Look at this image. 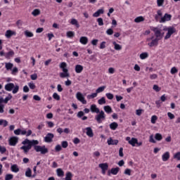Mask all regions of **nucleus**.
<instances>
[{
    "label": "nucleus",
    "instance_id": "obj_1",
    "mask_svg": "<svg viewBox=\"0 0 180 180\" xmlns=\"http://www.w3.org/2000/svg\"><path fill=\"white\" fill-rule=\"evenodd\" d=\"M68 65L67 63L62 62L59 65V68H61L62 72L59 73L60 78H70V72L68 71Z\"/></svg>",
    "mask_w": 180,
    "mask_h": 180
},
{
    "label": "nucleus",
    "instance_id": "obj_2",
    "mask_svg": "<svg viewBox=\"0 0 180 180\" xmlns=\"http://www.w3.org/2000/svg\"><path fill=\"white\" fill-rule=\"evenodd\" d=\"M4 89L8 92H12V94L15 95L19 92L20 87L18 84H15L13 83H8L4 86Z\"/></svg>",
    "mask_w": 180,
    "mask_h": 180
},
{
    "label": "nucleus",
    "instance_id": "obj_3",
    "mask_svg": "<svg viewBox=\"0 0 180 180\" xmlns=\"http://www.w3.org/2000/svg\"><path fill=\"white\" fill-rule=\"evenodd\" d=\"M126 141H128V143L132 147H141V146H143V141H139L137 138H130V136H127Z\"/></svg>",
    "mask_w": 180,
    "mask_h": 180
},
{
    "label": "nucleus",
    "instance_id": "obj_4",
    "mask_svg": "<svg viewBox=\"0 0 180 180\" xmlns=\"http://www.w3.org/2000/svg\"><path fill=\"white\" fill-rule=\"evenodd\" d=\"M158 40L155 38L154 35L146 39V44L148 47H157L158 46Z\"/></svg>",
    "mask_w": 180,
    "mask_h": 180
},
{
    "label": "nucleus",
    "instance_id": "obj_5",
    "mask_svg": "<svg viewBox=\"0 0 180 180\" xmlns=\"http://www.w3.org/2000/svg\"><path fill=\"white\" fill-rule=\"evenodd\" d=\"M152 30L155 33V35H153L155 39H156L158 41L162 39V37H164L165 33L164 32H162V30H161V29L158 27H153Z\"/></svg>",
    "mask_w": 180,
    "mask_h": 180
},
{
    "label": "nucleus",
    "instance_id": "obj_6",
    "mask_svg": "<svg viewBox=\"0 0 180 180\" xmlns=\"http://www.w3.org/2000/svg\"><path fill=\"white\" fill-rule=\"evenodd\" d=\"M167 32L166 35L165 36V40H168L176 32V30L174 27H168L164 29Z\"/></svg>",
    "mask_w": 180,
    "mask_h": 180
},
{
    "label": "nucleus",
    "instance_id": "obj_7",
    "mask_svg": "<svg viewBox=\"0 0 180 180\" xmlns=\"http://www.w3.org/2000/svg\"><path fill=\"white\" fill-rule=\"evenodd\" d=\"M75 97L76 99L79 101V102H81V103H82V105H86V103H88L86 99H85V96H84V94L80 91L76 93Z\"/></svg>",
    "mask_w": 180,
    "mask_h": 180
},
{
    "label": "nucleus",
    "instance_id": "obj_8",
    "mask_svg": "<svg viewBox=\"0 0 180 180\" xmlns=\"http://www.w3.org/2000/svg\"><path fill=\"white\" fill-rule=\"evenodd\" d=\"M105 119H106V115L103 110L100 111L98 114L95 116V120L98 123H102Z\"/></svg>",
    "mask_w": 180,
    "mask_h": 180
},
{
    "label": "nucleus",
    "instance_id": "obj_9",
    "mask_svg": "<svg viewBox=\"0 0 180 180\" xmlns=\"http://www.w3.org/2000/svg\"><path fill=\"white\" fill-rule=\"evenodd\" d=\"M34 148L37 153H41V154H47V153H49V149H47L45 146H35Z\"/></svg>",
    "mask_w": 180,
    "mask_h": 180
},
{
    "label": "nucleus",
    "instance_id": "obj_10",
    "mask_svg": "<svg viewBox=\"0 0 180 180\" xmlns=\"http://www.w3.org/2000/svg\"><path fill=\"white\" fill-rule=\"evenodd\" d=\"M22 144H30V147L32 148V146H37V144H39V141L37 140L30 141L29 139H25L22 142Z\"/></svg>",
    "mask_w": 180,
    "mask_h": 180
},
{
    "label": "nucleus",
    "instance_id": "obj_11",
    "mask_svg": "<svg viewBox=\"0 0 180 180\" xmlns=\"http://www.w3.org/2000/svg\"><path fill=\"white\" fill-rule=\"evenodd\" d=\"M23 146L20 147V150H22L25 154H27L29 151L32 149V146H30V143H22Z\"/></svg>",
    "mask_w": 180,
    "mask_h": 180
},
{
    "label": "nucleus",
    "instance_id": "obj_12",
    "mask_svg": "<svg viewBox=\"0 0 180 180\" xmlns=\"http://www.w3.org/2000/svg\"><path fill=\"white\" fill-rule=\"evenodd\" d=\"M105 13V8L103 7L97 10L94 13H93L94 18H99L101 15H103Z\"/></svg>",
    "mask_w": 180,
    "mask_h": 180
},
{
    "label": "nucleus",
    "instance_id": "obj_13",
    "mask_svg": "<svg viewBox=\"0 0 180 180\" xmlns=\"http://www.w3.org/2000/svg\"><path fill=\"white\" fill-rule=\"evenodd\" d=\"M172 18L170 14L166 13L163 17L161 18L160 22V23H165V22L169 21V20Z\"/></svg>",
    "mask_w": 180,
    "mask_h": 180
},
{
    "label": "nucleus",
    "instance_id": "obj_14",
    "mask_svg": "<svg viewBox=\"0 0 180 180\" xmlns=\"http://www.w3.org/2000/svg\"><path fill=\"white\" fill-rule=\"evenodd\" d=\"M53 139H54V134L49 133L44 137V141L45 143H51L53 141Z\"/></svg>",
    "mask_w": 180,
    "mask_h": 180
},
{
    "label": "nucleus",
    "instance_id": "obj_15",
    "mask_svg": "<svg viewBox=\"0 0 180 180\" xmlns=\"http://www.w3.org/2000/svg\"><path fill=\"white\" fill-rule=\"evenodd\" d=\"M12 36H16V32L13 31V30H6V33H5V37H6V39H11V37Z\"/></svg>",
    "mask_w": 180,
    "mask_h": 180
},
{
    "label": "nucleus",
    "instance_id": "obj_16",
    "mask_svg": "<svg viewBox=\"0 0 180 180\" xmlns=\"http://www.w3.org/2000/svg\"><path fill=\"white\" fill-rule=\"evenodd\" d=\"M107 143L108 146H117V144H119V141L117 139H113L112 138H109L107 140Z\"/></svg>",
    "mask_w": 180,
    "mask_h": 180
},
{
    "label": "nucleus",
    "instance_id": "obj_17",
    "mask_svg": "<svg viewBox=\"0 0 180 180\" xmlns=\"http://www.w3.org/2000/svg\"><path fill=\"white\" fill-rule=\"evenodd\" d=\"M169 157H171L169 152L166 151L162 155V160L163 162H167L169 160Z\"/></svg>",
    "mask_w": 180,
    "mask_h": 180
},
{
    "label": "nucleus",
    "instance_id": "obj_18",
    "mask_svg": "<svg viewBox=\"0 0 180 180\" xmlns=\"http://www.w3.org/2000/svg\"><path fill=\"white\" fill-rule=\"evenodd\" d=\"M100 168L102 169V174L105 175L106 174V171H108V163H101L98 165Z\"/></svg>",
    "mask_w": 180,
    "mask_h": 180
},
{
    "label": "nucleus",
    "instance_id": "obj_19",
    "mask_svg": "<svg viewBox=\"0 0 180 180\" xmlns=\"http://www.w3.org/2000/svg\"><path fill=\"white\" fill-rule=\"evenodd\" d=\"M18 137H15V136H12L8 140L10 146H16V144H18Z\"/></svg>",
    "mask_w": 180,
    "mask_h": 180
},
{
    "label": "nucleus",
    "instance_id": "obj_20",
    "mask_svg": "<svg viewBox=\"0 0 180 180\" xmlns=\"http://www.w3.org/2000/svg\"><path fill=\"white\" fill-rule=\"evenodd\" d=\"M75 71L76 74H81L84 71V66L82 65H76L75 66Z\"/></svg>",
    "mask_w": 180,
    "mask_h": 180
},
{
    "label": "nucleus",
    "instance_id": "obj_21",
    "mask_svg": "<svg viewBox=\"0 0 180 180\" xmlns=\"http://www.w3.org/2000/svg\"><path fill=\"white\" fill-rule=\"evenodd\" d=\"M14 134H15V136H19L20 134L25 136V134H26V131L25 129H17L14 130Z\"/></svg>",
    "mask_w": 180,
    "mask_h": 180
},
{
    "label": "nucleus",
    "instance_id": "obj_22",
    "mask_svg": "<svg viewBox=\"0 0 180 180\" xmlns=\"http://www.w3.org/2000/svg\"><path fill=\"white\" fill-rule=\"evenodd\" d=\"M90 110L91 112H92V113H99L101 112L99 108H98V107L95 104H92L90 106Z\"/></svg>",
    "mask_w": 180,
    "mask_h": 180
},
{
    "label": "nucleus",
    "instance_id": "obj_23",
    "mask_svg": "<svg viewBox=\"0 0 180 180\" xmlns=\"http://www.w3.org/2000/svg\"><path fill=\"white\" fill-rule=\"evenodd\" d=\"M85 130L86 136H88L89 137H92L94 136V131H92L91 127H86Z\"/></svg>",
    "mask_w": 180,
    "mask_h": 180
},
{
    "label": "nucleus",
    "instance_id": "obj_24",
    "mask_svg": "<svg viewBox=\"0 0 180 180\" xmlns=\"http://www.w3.org/2000/svg\"><path fill=\"white\" fill-rule=\"evenodd\" d=\"M103 109L105 113H108V115H110V113L113 112V110H112V107H110V105H105Z\"/></svg>",
    "mask_w": 180,
    "mask_h": 180
},
{
    "label": "nucleus",
    "instance_id": "obj_25",
    "mask_svg": "<svg viewBox=\"0 0 180 180\" xmlns=\"http://www.w3.org/2000/svg\"><path fill=\"white\" fill-rule=\"evenodd\" d=\"M79 41L81 44H83L84 46L88 44V37H82L79 39Z\"/></svg>",
    "mask_w": 180,
    "mask_h": 180
},
{
    "label": "nucleus",
    "instance_id": "obj_26",
    "mask_svg": "<svg viewBox=\"0 0 180 180\" xmlns=\"http://www.w3.org/2000/svg\"><path fill=\"white\" fill-rule=\"evenodd\" d=\"M112 44L114 46V49L117 51H120V50H122V45L117 44L116 41H112Z\"/></svg>",
    "mask_w": 180,
    "mask_h": 180
},
{
    "label": "nucleus",
    "instance_id": "obj_27",
    "mask_svg": "<svg viewBox=\"0 0 180 180\" xmlns=\"http://www.w3.org/2000/svg\"><path fill=\"white\" fill-rule=\"evenodd\" d=\"M13 56H15V52L13 50H10L5 54L6 58H11V57H13Z\"/></svg>",
    "mask_w": 180,
    "mask_h": 180
},
{
    "label": "nucleus",
    "instance_id": "obj_28",
    "mask_svg": "<svg viewBox=\"0 0 180 180\" xmlns=\"http://www.w3.org/2000/svg\"><path fill=\"white\" fill-rule=\"evenodd\" d=\"M139 58L141 60H146V58H148V52H143V53H141L140 55H139Z\"/></svg>",
    "mask_w": 180,
    "mask_h": 180
},
{
    "label": "nucleus",
    "instance_id": "obj_29",
    "mask_svg": "<svg viewBox=\"0 0 180 180\" xmlns=\"http://www.w3.org/2000/svg\"><path fill=\"white\" fill-rule=\"evenodd\" d=\"M117 127H119V124H117V122H112L111 124H110V129L111 130H116V129H117Z\"/></svg>",
    "mask_w": 180,
    "mask_h": 180
},
{
    "label": "nucleus",
    "instance_id": "obj_30",
    "mask_svg": "<svg viewBox=\"0 0 180 180\" xmlns=\"http://www.w3.org/2000/svg\"><path fill=\"white\" fill-rule=\"evenodd\" d=\"M5 68L7 70V71L12 70V68H13V63H5Z\"/></svg>",
    "mask_w": 180,
    "mask_h": 180
},
{
    "label": "nucleus",
    "instance_id": "obj_31",
    "mask_svg": "<svg viewBox=\"0 0 180 180\" xmlns=\"http://www.w3.org/2000/svg\"><path fill=\"white\" fill-rule=\"evenodd\" d=\"M70 23L73 25V26L77 27V28L79 27V23H78V20L75 18H72L70 20Z\"/></svg>",
    "mask_w": 180,
    "mask_h": 180
},
{
    "label": "nucleus",
    "instance_id": "obj_32",
    "mask_svg": "<svg viewBox=\"0 0 180 180\" xmlns=\"http://www.w3.org/2000/svg\"><path fill=\"white\" fill-rule=\"evenodd\" d=\"M119 171H120V168L119 167L112 168L110 173L112 175H117V174L119 173Z\"/></svg>",
    "mask_w": 180,
    "mask_h": 180
},
{
    "label": "nucleus",
    "instance_id": "obj_33",
    "mask_svg": "<svg viewBox=\"0 0 180 180\" xmlns=\"http://www.w3.org/2000/svg\"><path fill=\"white\" fill-rule=\"evenodd\" d=\"M24 34H25V37H33V36H34L33 32H32L31 31H29L27 30L24 32Z\"/></svg>",
    "mask_w": 180,
    "mask_h": 180
},
{
    "label": "nucleus",
    "instance_id": "obj_34",
    "mask_svg": "<svg viewBox=\"0 0 180 180\" xmlns=\"http://www.w3.org/2000/svg\"><path fill=\"white\" fill-rule=\"evenodd\" d=\"M144 20H145V18L143 16H139L134 19L135 23H140V22H144Z\"/></svg>",
    "mask_w": 180,
    "mask_h": 180
},
{
    "label": "nucleus",
    "instance_id": "obj_35",
    "mask_svg": "<svg viewBox=\"0 0 180 180\" xmlns=\"http://www.w3.org/2000/svg\"><path fill=\"white\" fill-rule=\"evenodd\" d=\"M56 173L58 176H64V171H63V169L58 168L56 169Z\"/></svg>",
    "mask_w": 180,
    "mask_h": 180
},
{
    "label": "nucleus",
    "instance_id": "obj_36",
    "mask_svg": "<svg viewBox=\"0 0 180 180\" xmlns=\"http://www.w3.org/2000/svg\"><path fill=\"white\" fill-rule=\"evenodd\" d=\"M65 180H72V173L68 172L65 174Z\"/></svg>",
    "mask_w": 180,
    "mask_h": 180
},
{
    "label": "nucleus",
    "instance_id": "obj_37",
    "mask_svg": "<svg viewBox=\"0 0 180 180\" xmlns=\"http://www.w3.org/2000/svg\"><path fill=\"white\" fill-rule=\"evenodd\" d=\"M11 168L13 172H19V167H18V165H13Z\"/></svg>",
    "mask_w": 180,
    "mask_h": 180
},
{
    "label": "nucleus",
    "instance_id": "obj_38",
    "mask_svg": "<svg viewBox=\"0 0 180 180\" xmlns=\"http://www.w3.org/2000/svg\"><path fill=\"white\" fill-rule=\"evenodd\" d=\"M155 139L158 141H161L162 140V135L161 134H160V133H157L155 135Z\"/></svg>",
    "mask_w": 180,
    "mask_h": 180
},
{
    "label": "nucleus",
    "instance_id": "obj_39",
    "mask_svg": "<svg viewBox=\"0 0 180 180\" xmlns=\"http://www.w3.org/2000/svg\"><path fill=\"white\" fill-rule=\"evenodd\" d=\"M105 89H106L105 86H100L96 90V94H101V92H103V91H105Z\"/></svg>",
    "mask_w": 180,
    "mask_h": 180
},
{
    "label": "nucleus",
    "instance_id": "obj_40",
    "mask_svg": "<svg viewBox=\"0 0 180 180\" xmlns=\"http://www.w3.org/2000/svg\"><path fill=\"white\" fill-rule=\"evenodd\" d=\"M8 122L6 121V120H0V126H3L4 127H6L8 126Z\"/></svg>",
    "mask_w": 180,
    "mask_h": 180
},
{
    "label": "nucleus",
    "instance_id": "obj_41",
    "mask_svg": "<svg viewBox=\"0 0 180 180\" xmlns=\"http://www.w3.org/2000/svg\"><path fill=\"white\" fill-rule=\"evenodd\" d=\"M32 15L33 16H39V15H40V10L38 8L34 9L32 12Z\"/></svg>",
    "mask_w": 180,
    "mask_h": 180
},
{
    "label": "nucleus",
    "instance_id": "obj_42",
    "mask_svg": "<svg viewBox=\"0 0 180 180\" xmlns=\"http://www.w3.org/2000/svg\"><path fill=\"white\" fill-rule=\"evenodd\" d=\"M170 73L172 75H175V74H178V69L175 67H173L170 70Z\"/></svg>",
    "mask_w": 180,
    "mask_h": 180
},
{
    "label": "nucleus",
    "instance_id": "obj_43",
    "mask_svg": "<svg viewBox=\"0 0 180 180\" xmlns=\"http://www.w3.org/2000/svg\"><path fill=\"white\" fill-rule=\"evenodd\" d=\"M25 176L27 178H30V176H32V169H30V168L27 169L25 172Z\"/></svg>",
    "mask_w": 180,
    "mask_h": 180
},
{
    "label": "nucleus",
    "instance_id": "obj_44",
    "mask_svg": "<svg viewBox=\"0 0 180 180\" xmlns=\"http://www.w3.org/2000/svg\"><path fill=\"white\" fill-rule=\"evenodd\" d=\"M98 105H105L106 103V99H105V97H102L98 101Z\"/></svg>",
    "mask_w": 180,
    "mask_h": 180
},
{
    "label": "nucleus",
    "instance_id": "obj_45",
    "mask_svg": "<svg viewBox=\"0 0 180 180\" xmlns=\"http://www.w3.org/2000/svg\"><path fill=\"white\" fill-rule=\"evenodd\" d=\"M96 96H98V94L96 93H93L91 94H89L87 96V99H94V98H96Z\"/></svg>",
    "mask_w": 180,
    "mask_h": 180
},
{
    "label": "nucleus",
    "instance_id": "obj_46",
    "mask_svg": "<svg viewBox=\"0 0 180 180\" xmlns=\"http://www.w3.org/2000/svg\"><path fill=\"white\" fill-rule=\"evenodd\" d=\"M173 158L174 160H176L177 161H180V152H177L174 154Z\"/></svg>",
    "mask_w": 180,
    "mask_h": 180
},
{
    "label": "nucleus",
    "instance_id": "obj_47",
    "mask_svg": "<svg viewBox=\"0 0 180 180\" xmlns=\"http://www.w3.org/2000/svg\"><path fill=\"white\" fill-rule=\"evenodd\" d=\"M149 142L153 143V144H155L157 143V141L154 139V135L151 134L149 136Z\"/></svg>",
    "mask_w": 180,
    "mask_h": 180
},
{
    "label": "nucleus",
    "instance_id": "obj_48",
    "mask_svg": "<svg viewBox=\"0 0 180 180\" xmlns=\"http://www.w3.org/2000/svg\"><path fill=\"white\" fill-rule=\"evenodd\" d=\"M11 99H12V95L8 94V96L5 98V99L3 101V102L4 103H8V102H9V101H11Z\"/></svg>",
    "mask_w": 180,
    "mask_h": 180
},
{
    "label": "nucleus",
    "instance_id": "obj_49",
    "mask_svg": "<svg viewBox=\"0 0 180 180\" xmlns=\"http://www.w3.org/2000/svg\"><path fill=\"white\" fill-rule=\"evenodd\" d=\"M158 119V117L156 115H153L151 117V120L150 122L153 124H155V122H157V120Z\"/></svg>",
    "mask_w": 180,
    "mask_h": 180
},
{
    "label": "nucleus",
    "instance_id": "obj_50",
    "mask_svg": "<svg viewBox=\"0 0 180 180\" xmlns=\"http://www.w3.org/2000/svg\"><path fill=\"white\" fill-rule=\"evenodd\" d=\"M27 85L30 88V89H36V84H34L33 82H29Z\"/></svg>",
    "mask_w": 180,
    "mask_h": 180
},
{
    "label": "nucleus",
    "instance_id": "obj_51",
    "mask_svg": "<svg viewBox=\"0 0 180 180\" xmlns=\"http://www.w3.org/2000/svg\"><path fill=\"white\" fill-rule=\"evenodd\" d=\"M153 89V91H155V92H160V91H161V87L158 86L157 84H154Z\"/></svg>",
    "mask_w": 180,
    "mask_h": 180
},
{
    "label": "nucleus",
    "instance_id": "obj_52",
    "mask_svg": "<svg viewBox=\"0 0 180 180\" xmlns=\"http://www.w3.org/2000/svg\"><path fill=\"white\" fill-rule=\"evenodd\" d=\"M18 68L16 67H14L11 69V74L12 75H16L17 72H18Z\"/></svg>",
    "mask_w": 180,
    "mask_h": 180
},
{
    "label": "nucleus",
    "instance_id": "obj_53",
    "mask_svg": "<svg viewBox=\"0 0 180 180\" xmlns=\"http://www.w3.org/2000/svg\"><path fill=\"white\" fill-rule=\"evenodd\" d=\"M75 34V33H74V32H72V31H69L66 33L67 37H70V38L74 37Z\"/></svg>",
    "mask_w": 180,
    "mask_h": 180
},
{
    "label": "nucleus",
    "instance_id": "obj_54",
    "mask_svg": "<svg viewBox=\"0 0 180 180\" xmlns=\"http://www.w3.org/2000/svg\"><path fill=\"white\" fill-rule=\"evenodd\" d=\"M108 71V74L112 75L116 72V69H115V68H109Z\"/></svg>",
    "mask_w": 180,
    "mask_h": 180
},
{
    "label": "nucleus",
    "instance_id": "obj_55",
    "mask_svg": "<svg viewBox=\"0 0 180 180\" xmlns=\"http://www.w3.org/2000/svg\"><path fill=\"white\" fill-rule=\"evenodd\" d=\"M105 96L108 98V99H109L110 101H112V99H113L114 96L113 94H112L111 93H107L105 94Z\"/></svg>",
    "mask_w": 180,
    "mask_h": 180
},
{
    "label": "nucleus",
    "instance_id": "obj_56",
    "mask_svg": "<svg viewBox=\"0 0 180 180\" xmlns=\"http://www.w3.org/2000/svg\"><path fill=\"white\" fill-rule=\"evenodd\" d=\"M97 22L98 23V26H103V19L102 18H98L97 19Z\"/></svg>",
    "mask_w": 180,
    "mask_h": 180
},
{
    "label": "nucleus",
    "instance_id": "obj_57",
    "mask_svg": "<svg viewBox=\"0 0 180 180\" xmlns=\"http://www.w3.org/2000/svg\"><path fill=\"white\" fill-rule=\"evenodd\" d=\"M100 49L101 50H103V49H106V41H102L100 44Z\"/></svg>",
    "mask_w": 180,
    "mask_h": 180
},
{
    "label": "nucleus",
    "instance_id": "obj_58",
    "mask_svg": "<svg viewBox=\"0 0 180 180\" xmlns=\"http://www.w3.org/2000/svg\"><path fill=\"white\" fill-rule=\"evenodd\" d=\"M124 174L125 175H129V176H130V175H131V169H126L124 172Z\"/></svg>",
    "mask_w": 180,
    "mask_h": 180
},
{
    "label": "nucleus",
    "instance_id": "obj_59",
    "mask_svg": "<svg viewBox=\"0 0 180 180\" xmlns=\"http://www.w3.org/2000/svg\"><path fill=\"white\" fill-rule=\"evenodd\" d=\"M53 99H56V101H60V95L57 93H53Z\"/></svg>",
    "mask_w": 180,
    "mask_h": 180
},
{
    "label": "nucleus",
    "instance_id": "obj_60",
    "mask_svg": "<svg viewBox=\"0 0 180 180\" xmlns=\"http://www.w3.org/2000/svg\"><path fill=\"white\" fill-rule=\"evenodd\" d=\"M63 148H67L68 147V142L67 141H63L61 143Z\"/></svg>",
    "mask_w": 180,
    "mask_h": 180
},
{
    "label": "nucleus",
    "instance_id": "obj_61",
    "mask_svg": "<svg viewBox=\"0 0 180 180\" xmlns=\"http://www.w3.org/2000/svg\"><path fill=\"white\" fill-rule=\"evenodd\" d=\"M167 116L170 120H172L173 119H175V115L172 114V112H167Z\"/></svg>",
    "mask_w": 180,
    "mask_h": 180
},
{
    "label": "nucleus",
    "instance_id": "obj_62",
    "mask_svg": "<svg viewBox=\"0 0 180 180\" xmlns=\"http://www.w3.org/2000/svg\"><path fill=\"white\" fill-rule=\"evenodd\" d=\"M144 112V110L139 109L136 110V115L137 116H141V114Z\"/></svg>",
    "mask_w": 180,
    "mask_h": 180
},
{
    "label": "nucleus",
    "instance_id": "obj_63",
    "mask_svg": "<svg viewBox=\"0 0 180 180\" xmlns=\"http://www.w3.org/2000/svg\"><path fill=\"white\" fill-rule=\"evenodd\" d=\"M30 78L32 81H36L37 79V74L34 73L30 75Z\"/></svg>",
    "mask_w": 180,
    "mask_h": 180
},
{
    "label": "nucleus",
    "instance_id": "obj_64",
    "mask_svg": "<svg viewBox=\"0 0 180 180\" xmlns=\"http://www.w3.org/2000/svg\"><path fill=\"white\" fill-rule=\"evenodd\" d=\"M13 174H7L6 175L5 180H11L13 179Z\"/></svg>",
    "mask_w": 180,
    "mask_h": 180
}]
</instances>
